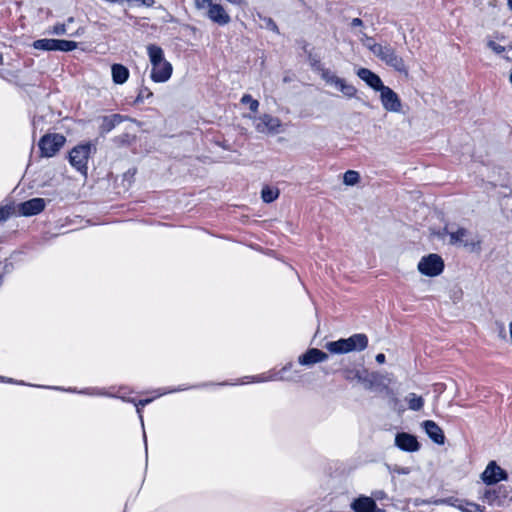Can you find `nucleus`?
<instances>
[{
	"mask_svg": "<svg viewBox=\"0 0 512 512\" xmlns=\"http://www.w3.org/2000/svg\"><path fill=\"white\" fill-rule=\"evenodd\" d=\"M0 382L10 383V384H17V385H26L24 381H17L13 378H8L4 376H0Z\"/></svg>",
	"mask_w": 512,
	"mask_h": 512,
	"instance_id": "79ce46f5",
	"label": "nucleus"
},
{
	"mask_svg": "<svg viewBox=\"0 0 512 512\" xmlns=\"http://www.w3.org/2000/svg\"><path fill=\"white\" fill-rule=\"evenodd\" d=\"M320 363V349L309 348L305 353L298 357V364L303 367H311Z\"/></svg>",
	"mask_w": 512,
	"mask_h": 512,
	"instance_id": "a878e982",
	"label": "nucleus"
},
{
	"mask_svg": "<svg viewBox=\"0 0 512 512\" xmlns=\"http://www.w3.org/2000/svg\"><path fill=\"white\" fill-rule=\"evenodd\" d=\"M280 191L278 188L265 185L261 190V198L265 203H272L279 197Z\"/></svg>",
	"mask_w": 512,
	"mask_h": 512,
	"instance_id": "c85d7f7f",
	"label": "nucleus"
},
{
	"mask_svg": "<svg viewBox=\"0 0 512 512\" xmlns=\"http://www.w3.org/2000/svg\"><path fill=\"white\" fill-rule=\"evenodd\" d=\"M267 27H268L270 30H272L273 32H275V33H277V34L279 33V29H278L277 24H276V23H275L271 18H269V19L267 20Z\"/></svg>",
	"mask_w": 512,
	"mask_h": 512,
	"instance_id": "c03bdc74",
	"label": "nucleus"
},
{
	"mask_svg": "<svg viewBox=\"0 0 512 512\" xmlns=\"http://www.w3.org/2000/svg\"><path fill=\"white\" fill-rule=\"evenodd\" d=\"M67 21H68V23H72L73 22V18L70 17Z\"/></svg>",
	"mask_w": 512,
	"mask_h": 512,
	"instance_id": "13d9d810",
	"label": "nucleus"
},
{
	"mask_svg": "<svg viewBox=\"0 0 512 512\" xmlns=\"http://www.w3.org/2000/svg\"><path fill=\"white\" fill-rule=\"evenodd\" d=\"M370 51L395 71L405 75L408 74L404 59L396 53V50L390 44L373 45L370 47Z\"/></svg>",
	"mask_w": 512,
	"mask_h": 512,
	"instance_id": "7ed1b4c3",
	"label": "nucleus"
},
{
	"mask_svg": "<svg viewBox=\"0 0 512 512\" xmlns=\"http://www.w3.org/2000/svg\"><path fill=\"white\" fill-rule=\"evenodd\" d=\"M507 4H508L509 9L512 10V0H508Z\"/></svg>",
	"mask_w": 512,
	"mask_h": 512,
	"instance_id": "5fc2aeb1",
	"label": "nucleus"
},
{
	"mask_svg": "<svg viewBox=\"0 0 512 512\" xmlns=\"http://www.w3.org/2000/svg\"><path fill=\"white\" fill-rule=\"evenodd\" d=\"M227 1L230 2L231 4H234L237 6H241L244 3V0H227Z\"/></svg>",
	"mask_w": 512,
	"mask_h": 512,
	"instance_id": "09e8293b",
	"label": "nucleus"
},
{
	"mask_svg": "<svg viewBox=\"0 0 512 512\" xmlns=\"http://www.w3.org/2000/svg\"><path fill=\"white\" fill-rule=\"evenodd\" d=\"M446 234L450 237V244H463L464 246H469L470 244L466 241V237L469 234V231L463 227H458L456 230L450 229L448 226L444 228Z\"/></svg>",
	"mask_w": 512,
	"mask_h": 512,
	"instance_id": "b1692460",
	"label": "nucleus"
},
{
	"mask_svg": "<svg viewBox=\"0 0 512 512\" xmlns=\"http://www.w3.org/2000/svg\"><path fill=\"white\" fill-rule=\"evenodd\" d=\"M508 473L502 469L495 461H490L481 474L482 481L490 486L502 480H507Z\"/></svg>",
	"mask_w": 512,
	"mask_h": 512,
	"instance_id": "4468645a",
	"label": "nucleus"
},
{
	"mask_svg": "<svg viewBox=\"0 0 512 512\" xmlns=\"http://www.w3.org/2000/svg\"><path fill=\"white\" fill-rule=\"evenodd\" d=\"M397 472L400 474H407L409 471L407 468H401V469H398Z\"/></svg>",
	"mask_w": 512,
	"mask_h": 512,
	"instance_id": "8fccbe9b",
	"label": "nucleus"
},
{
	"mask_svg": "<svg viewBox=\"0 0 512 512\" xmlns=\"http://www.w3.org/2000/svg\"><path fill=\"white\" fill-rule=\"evenodd\" d=\"M41 387L42 388L53 389V390L66 391V392H70V393H79V394L88 395V396L109 397V395H110L109 391H107L104 388H98V387H89V388H85V389H82V390H77L76 388H71V387L65 389V388L58 387V386H41Z\"/></svg>",
	"mask_w": 512,
	"mask_h": 512,
	"instance_id": "5701e85b",
	"label": "nucleus"
},
{
	"mask_svg": "<svg viewBox=\"0 0 512 512\" xmlns=\"http://www.w3.org/2000/svg\"><path fill=\"white\" fill-rule=\"evenodd\" d=\"M321 357H322V362H323L328 358V355L326 353L322 352Z\"/></svg>",
	"mask_w": 512,
	"mask_h": 512,
	"instance_id": "3c124183",
	"label": "nucleus"
},
{
	"mask_svg": "<svg viewBox=\"0 0 512 512\" xmlns=\"http://www.w3.org/2000/svg\"><path fill=\"white\" fill-rule=\"evenodd\" d=\"M77 46L78 43L75 41L52 38L38 39L35 40L32 44V47L36 50L62 52L73 51L77 48Z\"/></svg>",
	"mask_w": 512,
	"mask_h": 512,
	"instance_id": "0eeeda50",
	"label": "nucleus"
},
{
	"mask_svg": "<svg viewBox=\"0 0 512 512\" xmlns=\"http://www.w3.org/2000/svg\"><path fill=\"white\" fill-rule=\"evenodd\" d=\"M463 512H485L484 507L475 504V503H467L465 507H460Z\"/></svg>",
	"mask_w": 512,
	"mask_h": 512,
	"instance_id": "4c0bfd02",
	"label": "nucleus"
},
{
	"mask_svg": "<svg viewBox=\"0 0 512 512\" xmlns=\"http://www.w3.org/2000/svg\"><path fill=\"white\" fill-rule=\"evenodd\" d=\"M319 331H320V324H318V326H317V329H316V332H315V336L319 333Z\"/></svg>",
	"mask_w": 512,
	"mask_h": 512,
	"instance_id": "6e6d98bb",
	"label": "nucleus"
},
{
	"mask_svg": "<svg viewBox=\"0 0 512 512\" xmlns=\"http://www.w3.org/2000/svg\"><path fill=\"white\" fill-rule=\"evenodd\" d=\"M144 442H145V449L147 450V440H146V434L145 431L143 432Z\"/></svg>",
	"mask_w": 512,
	"mask_h": 512,
	"instance_id": "603ef678",
	"label": "nucleus"
},
{
	"mask_svg": "<svg viewBox=\"0 0 512 512\" xmlns=\"http://www.w3.org/2000/svg\"><path fill=\"white\" fill-rule=\"evenodd\" d=\"M153 400H154V398H146V399H141V400L135 399V402H133V404L136 407V413L138 414L139 420L141 422V426L143 428H144V420H143V415H142V409L146 405L150 404Z\"/></svg>",
	"mask_w": 512,
	"mask_h": 512,
	"instance_id": "2f4dec72",
	"label": "nucleus"
},
{
	"mask_svg": "<svg viewBox=\"0 0 512 512\" xmlns=\"http://www.w3.org/2000/svg\"><path fill=\"white\" fill-rule=\"evenodd\" d=\"M288 368L283 376L285 379H277V381H287L299 383L303 387H309L312 380L315 378L313 373H303V371L296 367V365L289 361L281 369Z\"/></svg>",
	"mask_w": 512,
	"mask_h": 512,
	"instance_id": "9b49d317",
	"label": "nucleus"
},
{
	"mask_svg": "<svg viewBox=\"0 0 512 512\" xmlns=\"http://www.w3.org/2000/svg\"><path fill=\"white\" fill-rule=\"evenodd\" d=\"M405 400L408 403V407L412 411H419L424 406V399L416 393H409Z\"/></svg>",
	"mask_w": 512,
	"mask_h": 512,
	"instance_id": "c756f323",
	"label": "nucleus"
},
{
	"mask_svg": "<svg viewBox=\"0 0 512 512\" xmlns=\"http://www.w3.org/2000/svg\"><path fill=\"white\" fill-rule=\"evenodd\" d=\"M350 507L354 512H385L377 508L376 502L372 497L364 495L355 498L351 502Z\"/></svg>",
	"mask_w": 512,
	"mask_h": 512,
	"instance_id": "6ab92c4d",
	"label": "nucleus"
},
{
	"mask_svg": "<svg viewBox=\"0 0 512 512\" xmlns=\"http://www.w3.org/2000/svg\"><path fill=\"white\" fill-rule=\"evenodd\" d=\"M66 32H67L66 24H64V23H57L56 25H54L52 27V30L50 31V33H52L54 35H64V34H66Z\"/></svg>",
	"mask_w": 512,
	"mask_h": 512,
	"instance_id": "ea45409f",
	"label": "nucleus"
},
{
	"mask_svg": "<svg viewBox=\"0 0 512 512\" xmlns=\"http://www.w3.org/2000/svg\"><path fill=\"white\" fill-rule=\"evenodd\" d=\"M18 253H13L9 258H6L3 262L0 261V279L3 281V277L10 274L14 270V259Z\"/></svg>",
	"mask_w": 512,
	"mask_h": 512,
	"instance_id": "7c9ffc66",
	"label": "nucleus"
},
{
	"mask_svg": "<svg viewBox=\"0 0 512 512\" xmlns=\"http://www.w3.org/2000/svg\"><path fill=\"white\" fill-rule=\"evenodd\" d=\"M3 64V55L0 53V65Z\"/></svg>",
	"mask_w": 512,
	"mask_h": 512,
	"instance_id": "4d7b16f0",
	"label": "nucleus"
},
{
	"mask_svg": "<svg viewBox=\"0 0 512 512\" xmlns=\"http://www.w3.org/2000/svg\"><path fill=\"white\" fill-rule=\"evenodd\" d=\"M109 398L120 399L123 402L132 403V404H133V402H135V398H131L126 395L125 388H123V387L119 388L117 393L110 392Z\"/></svg>",
	"mask_w": 512,
	"mask_h": 512,
	"instance_id": "c9c22d12",
	"label": "nucleus"
},
{
	"mask_svg": "<svg viewBox=\"0 0 512 512\" xmlns=\"http://www.w3.org/2000/svg\"><path fill=\"white\" fill-rule=\"evenodd\" d=\"M383 108L388 112L399 113L402 110V102L398 94L390 87L384 85L379 91Z\"/></svg>",
	"mask_w": 512,
	"mask_h": 512,
	"instance_id": "f8f14e48",
	"label": "nucleus"
},
{
	"mask_svg": "<svg viewBox=\"0 0 512 512\" xmlns=\"http://www.w3.org/2000/svg\"><path fill=\"white\" fill-rule=\"evenodd\" d=\"M372 498L376 502V501H382V500L388 499V496L385 491L376 490V491L372 492Z\"/></svg>",
	"mask_w": 512,
	"mask_h": 512,
	"instance_id": "a19ab883",
	"label": "nucleus"
},
{
	"mask_svg": "<svg viewBox=\"0 0 512 512\" xmlns=\"http://www.w3.org/2000/svg\"><path fill=\"white\" fill-rule=\"evenodd\" d=\"M66 138L62 134L53 133L42 136L39 140L38 147L43 157H53L64 146Z\"/></svg>",
	"mask_w": 512,
	"mask_h": 512,
	"instance_id": "6e6552de",
	"label": "nucleus"
},
{
	"mask_svg": "<svg viewBox=\"0 0 512 512\" xmlns=\"http://www.w3.org/2000/svg\"><path fill=\"white\" fill-rule=\"evenodd\" d=\"M153 96L152 91L147 87H142L135 99L136 103H143L145 100L150 99Z\"/></svg>",
	"mask_w": 512,
	"mask_h": 512,
	"instance_id": "e433bc0d",
	"label": "nucleus"
},
{
	"mask_svg": "<svg viewBox=\"0 0 512 512\" xmlns=\"http://www.w3.org/2000/svg\"><path fill=\"white\" fill-rule=\"evenodd\" d=\"M322 80L325 81L326 85L341 92L347 98H353L357 93V89L352 84L329 70L322 69Z\"/></svg>",
	"mask_w": 512,
	"mask_h": 512,
	"instance_id": "1a4fd4ad",
	"label": "nucleus"
},
{
	"mask_svg": "<svg viewBox=\"0 0 512 512\" xmlns=\"http://www.w3.org/2000/svg\"><path fill=\"white\" fill-rule=\"evenodd\" d=\"M195 8L198 10L207 9L206 17L219 26H225L231 18L221 4L213 3L212 0H195Z\"/></svg>",
	"mask_w": 512,
	"mask_h": 512,
	"instance_id": "39448f33",
	"label": "nucleus"
},
{
	"mask_svg": "<svg viewBox=\"0 0 512 512\" xmlns=\"http://www.w3.org/2000/svg\"><path fill=\"white\" fill-rule=\"evenodd\" d=\"M172 72V64L166 60L158 65L152 66L150 78L155 83H164L171 78Z\"/></svg>",
	"mask_w": 512,
	"mask_h": 512,
	"instance_id": "a211bd4d",
	"label": "nucleus"
},
{
	"mask_svg": "<svg viewBox=\"0 0 512 512\" xmlns=\"http://www.w3.org/2000/svg\"><path fill=\"white\" fill-rule=\"evenodd\" d=\"M287 369L288 368L279 369V370L273 369L267 373H262V374L253 375V376H245V377L237 380L236 382H229V381H223V382H219V383L203 382V383H199V384H195V385H191V386L180 385V386H178L176 388H172V389H164V388L158 389L157 392H158V396H163V395L170 394V393L181 392V391H185V390H189V389H202V388H206L209 386H234V385H244L247 383H264V382H270V381H277V379H285L286 378L283 376V374Z\"/></svg>",
	"mask_w": 512,
	"mask_h": 512,
	"instance_id": "f257e3e1",
	"label": "nucleus"
},
{
	"mask_svg": "<svg viewBox=\"0 0 512 512\" xmlns=\"http://www.w3.org/2000/svg\"><path fill=\"white\" fill-rule=\"evenodd\" d=\"M486 45L489 49H491L495 54L501 56L503 59L509 60L510 59V50H512V47L509 49L503 45L498 44L494 40L488 38Z\"/></svg>",
	"mask_w": 512,
	"mask_h": 512,
	"instance_id": "cd10ccee",
	"label": "nucleus"
},
{
	"mask_svg": "<svg viewBox=\"0 0 512 512\" xmlns=\"http://www.w3.org/2000/svg\"><path fill=\"white\" fill-rule=\"evenodd\" d=\"M417 268L421 274L429 277H435L443 272L444 261L438 254L431 253L420 259Z\"/></svg>",
	"mask_w": 512,
	"mask_h": 512,
	"instance_id": "9d476101",
	"label": "nucleus"
},
{
	"mask_svg": "<svg viewBox=\"0 0 512 512\" xmlns=\"http://www.w3.org/2000/svg\"><path fill=\"white\" fill-rule=\"evenodd\" d=\"M364 370H355V369H348L344 372V378L349 381H358L362 382Z\"/></svg>",
	"mask_w": 512,
	"mask_h": 512,
	"instance_id": "72a5a7b5",
	"label": "nucleus"
},
{
	"mask_svg": "<svg viewBox=\"0 0 512 512\" xmlns=\"http://www.w3.org/2000/svg\"><path fill=\"white\" fill-rule=\"evenodd\" d=\"M282 123L278 117L270 114H263L256 119L255 128L259 133L278 134L282 132Z\"/></svg>",
	"mask_w": 512,
	"mask_h": 512,
	"instance_id": "ddd939ff",
	"label": "nucleus"
},
{
	"mask_svg": "<svg viewBox=\"0 0 512 512\" xmlns=\"http://www.w3.org/2000/svg\"><path fill=\"white\" fill-rule=\"evenodd\" d=\"M395 445L405 452H416L420 449V443L416 436L407 432H398L396 434Z\"/></svg>",
	"mask_w": 512,
	"mask_h": 512,
	"instance_id": "f3484780",
	"label": "nucleus"
},
{
	"mask_svg": "<svg viewBox=\"0 0 512 512\" xmlns=\"http://www.w3.org/2000/svg\"><path fill=\"white\" fill-rule=\"evenodd\" d=\"M242 104H248L249 109L252 112H257L259 108V102L256 99H253L250 94H244L240 100Z\"/></svg>",
	"mask_w": 512,
	"mask_h": 512,
	"instance_id": "f704fd0d",
	"label": "nucleus"
},
{
	"mask_svg": "<svg viewBox=\"0 0 512 512\" xmlns=\"http://www.w3.org/2000/svg\"><path fill=\"white\" fill-rule=\"evenodd\" d=\"M360 175L357 171L348 170L344 173L343 182L346 185L353 186L359 182Z\"/></svg>",
	"mask_w": 512,
	"mask_h": 512,
	"instance_id": "473e14b6",
	"label": "nucleus"
},
{
	"mask_svg": "<svg viewBox=\"0 0 512 512\" xmlns=\"http://www.w3.org/2000/svg\"><path fill=\"white\" fill-rule=\"evenodd\" d=\"M112 81L116 85H122L127 82L130 76L129 69L120 63H114L111 66Z\"/></svg>",
	"mask_w": 512,
	"mask_h": 512,
	"instance_id": "393cba45",
	"label": "nucleus"
},
{
	"mask_svg": "<svg viewBox=\"0 0 512 512\" xmlns=\"http://www.w3.org/2000/svg\"><path fill=\"white\" fill-rule=\"evenodd\" d=\"M45 207L46 200L36 197L20 203L18 210L22 216L30 217L41 213Z\"/></svg>",
	"mask_w": 512,
	"mask_h": 512,
	"instance_id": "dca6fc26",
	"label": "nucleus"
},
{
	"mask_svg": "<svg viewBox=\"0 0 512 512\" xmlns=\"http://www.w3.org/2000/svg\"><path fill=\"white\" fill-rule=\"evenodd\" d=\"M388 379L386 376L377 373V372H369L364 370L362 384L365 389L370 391H383L388 388Z\"/></svg>",
	"mask_w": 512,
	"mask_h": 512,
	"instance_id": "2eb2a0df",
	"label": "nucleus"
},
{
	"mask_svg": "<svg viewBox=\"0 0 512 512\" xmlns=\"http://www.w3.org/2000/svg\"><path fill=\"white\" fill-rule=\"evenodd\" d=\"M495 38H496V39H500V40H502V39H504V36H503V35L496 34Z\"/></svg>",
	"mask_w": 512,
	"mask_h": 512,
	"instance_id": "864d4df0",
	"label": "nucleus"
},
{
	"mask_svg": "<svg viewBox=\"0 0 512 512\" xmlns=\"http://www.w3.org/2000/svg\"><path fill=\"white\" fill-rule=\"evenodd\" d=\"M422 428L428 437L436 444L443 445L445 443V435L441 427L432 420L422 422Z\"/></svg>",
	"mask_w": 512,
	"mask_h": 512,
	"instance_id": "412c9836",
	"label": "nucleus"
},
{
	"mask_svg": "<svg viewBox=\"0 0 512 512\" xmlns=\"http://www.w3.org/2000/svg\"><path fill=\"white\" fill-rule=\"evenodd\" d=\"M375 359H376L377 363L383 364L386 360V357L383 353H379L376 355Z\"/></svg>",
	"mask_w": 512,
	"mask_h": 512,
	"instance_id": "49530a36",
	"label": "nucleus"
},
{
	"mask_svg": "<svg viewBox=\"0 0 512 512\" xmlns=\"http://www.w3.org/2000/svg\"><path fill=\"white\" fill-rule=\"evenodd\" d=\"M147 54H148L151 66H155L161 62L166 61V59L164 58L163 49L156 44H149L147 46Z\"/></svg>",
	"mask_w": 512,
	"mask_h": 512,
	"instance_id": "bb28decb",
	"label": "nucleus"
},
{
	"mask_svg": "<svg viewBox=\"0 0 512 512\" xmlns=\"http://www.w3.org/2000/svg\"><path fill=\"white\" fill-rule=\"evenodd\" d=\"M129 118L127 116L121 115V114H112L108 116H103L100 118L101 124L99 125V133L101 135L108 134L111 132L117 125L121 124L122 122L128 120Z\"/></svg>",
	"mask_w": 512,
	"mask_h": 512,
	"instance_id": "4be33fe9",
	"label": "nucleus"
},
{
	"mask_svg": "<svg viewBox=\"0 0 512 512\" xmlns=\"http://www.w3.org/2000/svg\"><path fill=\"white\" fill-rule=\"evenodd\" d=\"M356 75L374 91L378 92L384 86L379 75L368 68H359Z\"/></svg>",
	"mask_w": 512,
	"mask_h": 512,
	"instance_id": "aec40b11",
	"label": "nucleus"
},
{
	"mask_svg": "<svg viewBox=\"0 0 512 512\" xmlns=\"http://www.w3.org/2000/svg\"><path fill=\"white\" fill-rule=\"evenodd\" d=\"M368 345V337L365 334L358 333L349 338H342L337 341L328 342L326 348L334 354H343L352 351H362Z\"/></svg>",
	"mask_w": 512,
	"mask_h": 512,
	"instance_id": "f03ea898",
	"label": "nucleus"
},
{
	"mask_svg": "<svg viewBox=\"0 0 512 512\" xmlns=\"http://www.w3.org/2000/svg\"><path fill=\"white\" fill-rule=\"evenodd\" d=\"M33 125L34 126L36 125V119L35 118L33 119Z\"/></svg>",
	"mask_w": 512,
	"mask_h": 512,
	"instance_id": "bf43d9fd",
	"label": "nucleus"
},
{
	"mask_svg": "<svg viewBox=\"0 0 512 512\" xmlns=\"http://www.w3.org/2000/svg\"><path fill=\"white\" fill-rule=\"evenodd\" d=\"M350 25H351L352 28L362 27L363 26V21L360 18H354V19H352Z\"/></svg>",
	"mask_w": 512,
	"mask_h": 512,
	"instance_id": "a18cd8bd",
	"label": "nucleus"
},
{
	"mask_svg": "<svg viewBox=\"0 0 512 512\" xmlns=\"http://www.w3.org/2000/svg\"><path fill=\"white\" fill-rule=\"evenodd\" d=\"M363 37L365 38V46L369 50L373 45H381L380 43H376L372 37L367 36L365 33H363Z\"/></svg>",
	"mask_w": 512,
	"mask_h": 512,
	"instance_id": "37998d69",
	"label": "nucleus"
},
{
	"mask_svg": "<svg viewBox=\"0 0 512 512\" xmlns=\"http://www.w3.org/2000/svg\"><path fill=\"white\" fill-rule=\"evenodd\" d=\"M482 500L490 506L502 507L512 502V487L499 485L485 489Z\"/></svg>",
	"mask_w": 512,
	"mask_h": 512,
	"instance_id": "423d86ee",
	"label": "nucleus"
},
{
	"mask_svg": "<svg viewBox=\"0 0 512 512\" xmlns=\"http://www.w3.org/2000/svg\"><path fill=\"white\" fill-rule=\"evenodd\" d=\"M138 2H141V4L145 7H152L155 3L154 0H139Z\"/></svg>",
	"mask_w": 512,
	"mask_h": 512,
	"instance_id": "de8ad7c7",
	"label": "nucleus"
},
{
	"mask_svg": "<svg viewBox=\"0 0 512 512\" xmlns=\"http://www.w3.org/2000/svg\"><path fill=\"white\" fill-rule=\"evenodd\" d=\"M95 146L91 142L81 143L72 148L69 152V163L78 172L86 175L88 169V160Z\"/></svg>",
	"mask_w": 512,
	"mask_h": 512,
	"instance_id": "20e7f679",
	"label": "nucleus"
},
{
	"mask_svg": "<svg viewBox=\"0 0 512 512\" xmlns=\"http://www.w3.org/2000/svg\"><path fill=\"white\" fill-rule=\"evenodd\" d=\"M11 214L12 208L10 206H0V223L8 220Z\"/></svg>",
	"mask_w": 512,
	"mask_h": 512,
	"instance_id": "58836bf2",
	"label": "nucleus"
}]
</instances>
